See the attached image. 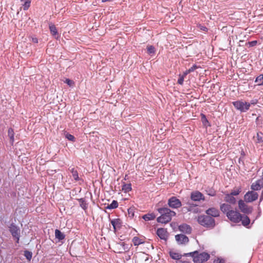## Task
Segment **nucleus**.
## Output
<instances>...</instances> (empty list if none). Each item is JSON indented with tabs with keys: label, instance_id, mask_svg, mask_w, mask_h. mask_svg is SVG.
Returning <instances> with one entry per match:
<instances>
[{
	"label": "nucleus",
	"instance_id": "nucleus-1",
	"mask_svg": "<svg viewBox=\"0 0 263 263\" xmlns=\"http://www.w3.org/2000/svg\"><path fill=\"white\" fill-rule=\"evenodd\" d=\"M159 212L161 215L157 218L158 222L166 223L170 221L172 217L175 216L176 213L167 208H160L158 209Z\"/></svg>",
	"mask_w": 263,
	"mask_h": 263
},
{
	"label": "nucleus",
	"instance_id": "nucleus-2",
	"mask_svg": "<svg viewBox=\"0 0 263 263\" xmlns=\"http://www.w3.org/2000/svg\"><path fill=\"white\" fill-rule=\"evenodd\" d=\"M184 255H190L192 256L195 263H202L208 260L210 257V255L208 253L203 252L199 254L198 252L197 251L185 254Z\"/></svg>",
	"mask_w": 263,
	"mask_h": 263
},
{
	"label": "nucleus",
	"instance_id": "nucleus-3",
	"mask_svg": "<svg viewBox=\"0 0 263 263\" xmlns=\"http://www.w3.org/2000/svg\"><path fill=\"white\" fill-rule=\"evenodd\" d=\"M198 221L201 225L206 227L213 228L215 225L214 219L208 215L199 216Z\"/></svg>",
	"mask_w": 263,
	"mask_h": 263
},
{
	"label": "nucleus",
	"instance_id": "nucleus-4",
	"mask_svg": "<svg viewBox=\"0 0 263 263\" xmlns=\"http://www.w3.org/2000/svg\"><path fill=\"white\" fill-rule=\"evenodd\" d=\"M242 215L236 210H231L227 214L228 219L233 222L238 223L241 221Z\"/></svg>",
	"mask_w": 263,
	"mask_h": 263
},
{
	"label": "nucleus",
	"instance_id": "nucleus-5",
	"mask_svg": "<svg viewBox=\"0 0 263 263\" xmlns=\"http://www.w3.org/2000/svg\"><path fill=\"white\" fill-rule=\"evenodd\" d=\"M233 104L237 109L241 112L247 111L250 107V104L249 103L242 101L233 102Z\"/></svg>",
	"mask_w": 263,
	"mask_h": 263
},
{
	"label": "nucleus",
	"instance_id": "nucleus-6",
	"mask_svg": "<svg viewBox=\"0 0 263 263\" xmlns=\"http://www.w3.org/2000/svg\"><path fill=\"white\" fill-rule=\"evenodd\" d=\"M238 208L241 212L245 214L251 213L252 211V207L246 204L242 200H239L238 201Z\"/></svg>",
	"mask_w": 263,
	"mask_h": 263
},
{
	"label": "nucleus",
	"instance_id": "nucleus-7",
	"mask_svg": "<svg viewBox=\"0 0 263 263\" xmlns=\"http://www.w3.org/2000/svg\"><path fill=\"white\" fill-rule=\"evenodd\" d=\"M258 194L253 191L247 192L244 197L245 200L248 202H251L256 200L258 198Z\"/></svg>",
	"mask_w": 263,
	"mask_h": 263
},
{
	"label": "nucleus",
	"instance_id": "nucleus-8",
	"mask_svg": "<svg viewBox=\"0 0 263 263\" xmlns=\"http://www.w3.org/2000/svg\"><path fill=\"white\" fill-rule=\"evenodd\" d=\"M168 204L172 208H178L182 205L181 201L176 197H171L168 201Z\"/></svg>",
	"mask_w": 263,
	"mask_h": 263
},
{
	"label": "nucleus",
	"instance_id": "nucleus-9",
	"mask_svg": "<svg viewBox=\"0 0 263 263\" xmlns=\"http://www.w3.org/2000/svg\"><path fill=\"white\" fill-rule=\"evenodd\" d=\"M9 231L12 236L16 238V242H18L20 232V229L15 225L11 224L9 227Z\"/></svg>",
	"mask_w": 263,
	"mask_h": 263
},
{
	"label": "nucleus",
	"instance_id": "nucleus-10",
	"mask_svg": "<svg viewBox=\"0 0 263 263\" xmlns=\"http://www.w3.org/2000/svg\"><path fill=\"white\" fill-rule=\"evenodd\" d=\"M191 199L192 201H199L200 200H204V198L202 193L199 191L193 192L191 194Z\"/></svg>",
	"mask_w": 263,
	"mask_h": 263
},
{
	"label": "nucleus",
	"instance_id": "nucleus-11",
	"mask_svg": "<svg viewBox=\"0 0 263 263\" xmlns=\"http://www.w3.org/2000/svg\"><path fill=\"white\" fill-rule=\"evenodd\" d=\"M157 235L162 239L166 240L168 236V233L166 229L159 228L157 231Z\"/></svg>",
	"mask_w": 263,
	"mask_h": 263
},
{
	"label": "nucleus",
	"instance_id": "nucleus-12",
	"mask_svg": "<svg viewBox=\"0 0 263 263\" xmlns=\"http://www.w3.org/2000/svg\"><path fill=\"white\" fill-rule=\"evenodd\" d=\"M176 241L180 244L186 243L189 241V238L183 234L177 235L175 236Z\"/></svg>",
	"mask_w": 263,
	"mask_h": 263
},
{
	"label": "nucleus",
	"instance_id": "nucleus-13",
	"mask_svg": "<svg viewBox=\"0 0 263 263\" xmlns=\"http://www.w3.org/2000/svg\"><path fill=\"white\" fill-rule=\"evenodd\" d=\"M263 187V180H257L251 185V189L254 191H257Z\"/></svg>",
	"mask_w": 263,
	"mask_h": 263
},
{
	"label": "nucleus",
	"instance_id": "nucleus-14",
	"mask_svg": "<svg viewBox=\"0 0 263 263\" xmlns=\"http://www.w3.org/2000/svg\"><path fill=\"white\" fill-rule=\"evenodd\" d=\"M206 213L208 216H211L212 217H217L219 215V211L214 208H210L207 210Z\"/></svg>",
	"mask_w": 263,
	"mask_h": 263
},
{
	"label": "nucleus",
	"instance_id": "nucleus-15",
	"mask_svg": "<svg viewBox=\"0 0 263 263\" xmlns=\"http://www.w3.org/2000/svg\"><path fill=\"white\" fill-rule=\"evenodd\" d=\"M49 29L51 34L55 39H58L59 38L60 34L58 33L57 28L54 25H50L49 26Z\"/></svg>",
	"mask_w": 263,
	"mask_h": 263
},
{
	"label": "nucleus",
	"instance_id": "nucleus-16",
	"mask_svg": "<svg viewBox=\"0 0 263 263\" xmlns=\"http://www.w3.org/2000/svg\"><path fill=\"white\" fill-rule=\"evenodd\" d=\"M224 200L231 204H235L236 203V200L234 197V196L230 194H226L224 197Z\"/></svg>",
	"mask_w": 263,
	"mask_h": 263
},
{
	"label": "nucleus",
	"instance_id": "nucleus-17",
	"mask_svg": "<svg viewBox=\"0 0 263 263\" xmlns=\"http://www.w3.org/2000/svg\"><path fill=\"white\" fill-rule=\"evenodd\" d=\"M179 230L181 232L190 233L192 231V229L190 226L186 224H183L179 226Z\"/></svg>",
	"mask_w": 263,
	"mask_h": 263
},
{
	"label": "nucleus",
	"instance_id": "nucleus-18",
	"mask_svg": "<svg viewBox=\"0 0 263 263\" xmlns=\"http://www.w3.org/2000/svg\"><path fill=\"white\" fill-rule=\"evenodd\" d=\"M220 209L223 213H226V214L232 210V209H231V206L226 203L221 204L220 205Z\"/></svg>",
	"mask_w": 263,
	"mask_h": 263
},
{
	"label": "nucleus",
	"instance_id": "nucleus-19",
	"mask_svg": "<svg viewBox=\"0 0 263 263\" xmlns=\"http://www.w3.org/2000/svg\"><path fill=\"white\" fill-rule=\"evenodd\" d=\"M111 223L114 227V232H116L117 230L120 227V222L119 219L111 220Z\"/></svg>",
	"mask_w": 263,
	"mask_h": 263
},
{
	"label": "nucleus",
	"instance_id": "nucleus-20",
	"mask_svg": "<svg viewBox=\"0 0 263 263\" xmlns=\"http://www.w3.org/2000/svg\"><path fill=\"white\" fill-rule=\"evenodd\" d=\"M55 236L59 240H61L65 238L64 234L58 229L55 231Z\"/></svg>",
	"mask_w": 263,
	"mask_h": 263
},
{
	"label": "nucleus",
	"instance_id": "nucleus-21",
	"mask_svg": "<svg viewBox=\"0 0 263 263\" xmlns=\"http://www.w3.org/2000/svg\"><path fill=\"white\" fill-rule=\"evenodd\" d=\"M241 221H242V224L245 227L249 225L250 222V219L247 216H241Z\"/></svg>",
	"mask_w": 263,
	"mask_h": 263
},
{
	"label": "nucleus",
	"instance_id": "nucleus-22",
	"mask_svg": "<svg viewBox=\"0 0 263 263\" xmlns=\"http://www.w3.org/2000/svg\"><path fill=\"white\" fill-rule=\"evenodd\" d=\"M254 138L258 142H263V133L261 132L257 133L256 136L254 137Z\"/></svg>",
	"mask_w": 263,
	"mask_h": 263
},
{
	"label": "nucleus",
	"instance_id": "nucleus-23",
	"mask_svg": "<svg viewBox=\"0 0 263 263\" xmlns=\"http://www.w3.org/2000/svg\"><path fill=\"white\" fill-rule=\"evenodd\" d=\"M118 203L117 201L114 200L110 204H108L105 208L106 209H114L118 207Z\"/></svg>",
	"mask_w": 263,
	"mask_h": 263
},
{
	"label": "nucleus",
	"instance_id": "nucleus-24",
	"mask_svg": "<svg viewBox=\"0 0 263 263\" xmlns=\"http://www.w3.org/2000/svg\"><path fill=\"white\" fill-rule=\"evenodd\" d=\"M133 242L135 246H138L140 244L143 243L144 241L142 239H140L137 237H135L133 239Z\"/></svg>",
	"mask_w": 263,
	"mask_h": 263
},
{
	"label": "nucleus",
	"instance_id": "nucleus-25",
	"mask_svg": "<svg viewBox=\"0 0 263 263\" xmlns=\"http://www.w3.org/2000/svg\"><path fill=\"white\" fill-rule=\"evenodd\" d=\"M155 49L153 46L148 45L147 46V52L149 55H153L155 53Z\"/></svg>",
	"mask_w": 263,
	"mask_h": 263
},
{
	"label": "nucleus",
	"instance_id": "nucleus-26",
	"mask_svg": "<svg viewBox=\"0 0 263 263\" xmlns=\"http://www.w3.org/2000/svg\"><path fill=\"white\" fill-rule=\"evenodd\" d=\"M122 189L125 193L128 192L132 190L131 184L130 183L125 184L124 183Z\"/></svg>",
	"mask_w": 263,
	"mask_h": 263
},
{
	"label": "nucleus",
	"instance_id": "nucleus-27",
	"mask_svg": "<svg viewBox=\"0 0 263 263\" xmlns=\"http://www.w3.org/2000/svg\"><path fill=\"white\" fill-rule=\"evenodd\" d=\"M155 218V215L153 213L148 214L143 216V218L146 221L154 219Z\"/></svg>",
	"mask_w": 263,
	"mask_h": 263
},
{
	"label": "nucleus",
	"instance_id": "nucleus-28",
	"mask_svg": "<svg viewBox=\"0 0 263 263\" xmlns=\"http://www.w3.org/2000/svg\"><path fill=\"white\" fill-rule=\"evenodd\" d=\"M71 173H72V176L73 177V178L76 180H77L79 179V176H78V172L77 170H76L74 168H71V169L69 168Z\"/></svg>",
	"mask_w": 263,
	"mask_h": 263
},
{
	"label": "nucleus",
	"instance_id": "nucleus-29",
	"mask_svg": "<svg viewBox=\"0 0 263 263\" xmlns=\"http://www.w3.org/2000/svg\"><path fill=\"white\" fill-rule=\"evenodd\" d=\"M241 192V188L240 187H235L232 191L230 194L234 196H237L239 195V194Z\"/></svg>",
	"mask_w": 263,
	"mask_h": 263
},
{
	"label": "nucleus",
	"instance_id": "nucleus-30",
	"mask_svg": "<svg viewBox=\"0 0 263 263\" xmlns=\"http://www.w3.org/2000/svg\"><path fill=\"white\" fill-rule=\"evenodd\" d=\"M183 210L184 211L187 210V211H191L194 213H196L198 212V209L195 208L194 206H190L189 207H183Z\"/></svg>",
	"mask_w": 263,
	"mask_h": 263
},
{
	"label": "nucleus",
	"instance_id": "nucleus-31",
	"mask_svg": "<svg viewBox=\"0 0 263 263\" xmlns=\"http://www.w3.org/2000/svg\"><path fill=\"white\" fill-rule=\"evenodd\" d=\"M24 255L28 260H30L32 257V253L28 251H25L24 252Z\"/></svg>",
	"mask_w": 263,
	"mask_h": 263
},
{
	"label": "nucleus",
	"instance_id": "nucleus-32",
	"mask_svg": "<svg viewBox=\"0 0 263 263\" xmlns=\"http://www.w3.org/2000/svg\"><path fill=\"white\" fill-rule=\"evenodd\" d=\"M171 257L175 259H179L180 258V255L178 253H172L171 254Z\"/></svg>",
	"mask_w": 263,
	"mask_h": 263
},
{
	"label": "nucleus",
	"instance_id": "nucleus-33",
	"mask_svg": "<svg viewBox=\"0 0 263 263\" xmlns=\"http://www.w3.org/2000/svg\"><path fill=\"white\" fill-rule=\"evenodd\" d=\"M256 82H259V84L263 85V75H260L256 80Z\"/></svg>",
	"mask_w": 263,
	"mask_h": 263
},
{
	"label": "nucleus",
	"instance_id": "nucleus-34",
	"mask_svg": "<svg viewBox=\"0 0 263 263\" xmlns=\"http://www.w3.org/2000/svg\"><path fill=\"white\" fill-rule=\"evenodd\" d=\"M66 83H67L69 86H73V84H74V82L73 81L70 80V79H66L65 81H64Z\"/></svg>",
	"mask_w": 263,
	"mask_h": 263
},
{
	"label": "nucleus",
	"instance_id": "nucleus-35",
	"mask_svg": "<svg viewBox=\"0 0 263 263\" xmlns=\"http://www.w3.org/2000/svg\"><path fill=\"white\" fill-rule=\"evenodd\" d=\"M213 263H224V260L222 258H217L214 260Z\"/></svg>",
	"mask_w": 263,
	"mask_h": 263
},
{
	"label": "nucleus",
	"instance_id": "nucleus-36",
	"mask_svg": "<svg viewBox=\"0 0 263 263\" xmlns=\"http://www.w3.org/2000/svg\"><path fill=\"white\" fill-rule=\"evenodd\" d=\"M66 138L70 141H74V137L73 136L70 135V134H66Z\"/></svg>",
	"mask_w": 263,
	"mask_h": 263
},
{
	"label": "nucleus",
	"instance_id": "nucleus-37",
	"mask_svg": "<svg viewBox=\"0 0 263 263\" xmlns=\"http://www.w3.org/2000/svg\"><path fill=\"white\" fill-rule=\"evenodd\" d=\"M30 2H26L24 5V6H23V9L24 10H27L28 9V8L30 6Z\"/></svg>",
	"mask_w": 263,
	"mask_h": 263
},
{
	"label": "nucleus",
	"instance_id": "nucleus-38",
	"mask_svg": "<svg viewBox=\"0 0 263 263\" xmlns=\"http://www.w3.org/2000/svg\"><path fill=\"white\" fill-rule=\"evenodd\" d=\"M183 81H184V76L180 75V78L178 80V83L180 85H182L183 83Z\"/></svg>",
	"mask_w": 263,
	"mask_h": 263
},
{
	"label": "nucleus",
	"instance_id": "nucleus-39",
	"mask_svg": "<svg viewBox=\"0 0 263 263\" xmlns=\"http://www.w3.org/2000/svg\"><path fill=\"white\" fill-rule=\"evenodd\" d=\"M81 200V203L80 204L81 206L85 210L87 208L86 203L84 202V201Z\"/></svg>",
	"mask_w": 263,
	"mask_h": 263
},
{
	"label": "nucleus",
	"instance_id": "nucleus-40",
	"mask_svg": "<svg viewBox=\"0 0 263 263\" xmlns=\"http://www.w3.org/2000/svg\"><path fill=\"white\" fill-rule=\"evenodd\" d=\"M8 135L11 139H12L13 138V130L11 128H10L8 130Z\"/></svg>",
	"mask_w": 263,
	"mask_h": 263
},
{
	"label": "nucleus",
	"instance_id": "nucleus-41",
	"mask_svg": "<svg viewBox=\"0 0 263 263\" xmlns=\"http://www.w3.org/2000/svg\"><path fill=\"white\" fill-rule=\"evenodd\" d=\"M196 68V67L195 66H193L191 68H190L189 70H187V72H191L192 71H193L194 70V69H195Z\"/></svg>",
	"mask_w": 263,
	"mask_h": 263
},
{
	"label": "nucleus",
	"instance_id": "nucleus-42",
	"mask_svg": "<svg viewBox=\"0 0 263 263\" xmlns=\"http://www.w3.org/2000/svg\"><path fill=\"white\" fill-rule=\"evenodd\" d=\"M256 103H257V102H256V101H254V100H252V101L251 102V103H249L250 104V105H251V104L255 105V104H256Z\"/></svg>",
	"mask_w": 263,
	"mask_h": 263
},
{
	"label": "nucleus",
	"instance_id": "nucleus-43",
	"mask_svg": "<svg viewBox=\"0 0 263 263\" xmlns=\"http://www.w3.org/2000/svg\"><path fill=\"white\" fill-rule=\"evenodd\" d=\"M188 73H189V72H187V70H186L185 72H184L182 76L184 77H185Z\"/></svg>",
	"mask_w": 263,
	"mask_h": 263
},
{
	"label": "nucleus",
	"instance_id": "nucleus-44",
	"mask_svg": "<svg viewBox=\"0 0 263 263\" xmlns=\"http://www.w3.org/2000/svg\"><path fill=\"white\" fill-rule=\"evenodd\" d=\"M262 199H263V191H262L260 200H261Z\"/></svg>",
	"mask_w": 263,
	"mask_h": 263
},
{
	"label": "nucleus",
	"instance_id": "nucleus-45",
	"mask_svg": "<svg viewBox=\"0 0 263 263\" xmlns=\"http://www.w3.org/2000/svg\"><path fill=\"white\" fill-rule=\"evenodd\" d=\"M257 43H250V44L251 45V46H254L256 45Z\"/></svg>",
	"mask_w": 263,
	"mask_h": 263
},
{
	"label": "nucleus",
	"instance_id": "nucleus-46",
	"mask_svg": "<svg viewBox=\"0 0 263 263\" xmlns=\"http://www.w3.org/2000/svg\"><path fill=\"white\" fill-rule=\"evenodd\" d=\"M33 41L35 43L37 42V39H33Z\"/></svg>",
	"mask_w": 263,
	"mask_h": 263
},
{
	"label": "nucleus",
	"instance_id": "nucleus-47",
	"mask_svg": "<svg viewBox=\"0 0 263 263\" xmlns=\"http://www.w3.org/2000/svg\"><path fill=\"white\" fill-rule=\"evenodd\" d=\"M187 204H189V205H191V204L190 203V202H187Z\"/></svg>",
	"mask_w": 263,
	"mask_h": 263
},
{
	"label": "nucleus",
	"instance_id": "nucleus-48",
	"mask_svg": "<svg viewBox=\"0 0 263 263\" xmlns=\"http://www.w3.org/2000/svg\"><path fill=\"white\" fill-rule=\"evenodd\" d=\"M209 195H210L211 196H214V194H210Z\"/></svg>",
	"mask_w": 263,
	"mask_h": 263
}]
</instances>
